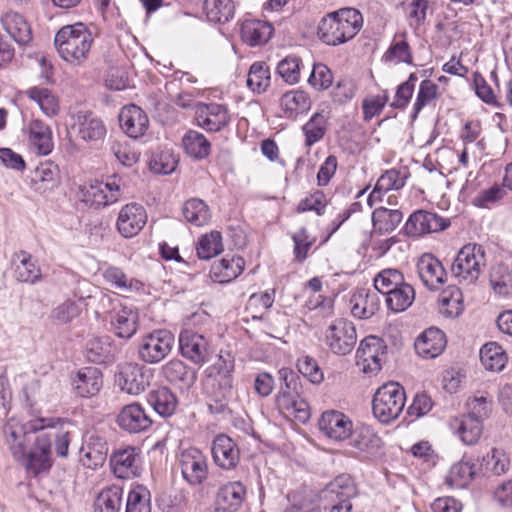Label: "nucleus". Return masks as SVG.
I'll list each match as a JSON object with an SVG mask.
<instances>
[{
    "mask_svg": "<svg viewBox=\"0 0 512 512\" xmlns=\"http://www.w3.org/2000/svg\"><path fill=\"white\" fill-rule=\"evenodd\" d=\"M363 26L359 10L342 8L324 16L317 28L318 38L325 44L338 46L353 39Z\"/></svg>",
    "mask_w": 512,
    "mask_h": 512,
    "instance_id": "1",
    "label": "nucleus"
},
{
    "mask_svg": "<svg viewBox=\"0 0 512 512\" xmlns=\"http://www.w3.org/2000/svg\"><path fill=\"white\" fill-rule=\"evenodd\" d=\"M92 41L91 32L80 22L62 27L54 39L58 53L67 62H80L86 58Z\"/></svg>",
    "mask_w": 512,
    "mask_h": 512,
    "instance_id": "2",
    "label": "nucleus"
},
{
    "mask_svg": "<svg viewBox=\"0 0 512 512\" xmlns=\"http://www.w3.org/2000/svg\"><path fill=\"white\" fill-rule=\"evenodd\" d=\"M60 422L59 418H36L26 422L24 425H19L15 422L9 421L3 427L5 442L17 461L25 457L26 441L31 434H36L47 428L55 429Z\"/></svg>",
    "mask_w": 512,
    "mask_h": 512,
    "instance_id": "3",
    "label": "nucleus"
},
{
    "mask_svg": "<svg viewBox=\"0 0 512 512\" xmlns=\"http://www.w3.org/2000/svg\"><path fill=\"white\" fill-rule=\"evenodd\" d=\"M486 265L485 250L481 245L468 244L457 253L451 272L461 284L476 282Z\"/></svg>",
    "mask_w": 512,
    "mask_h": 512,
    "instance_id": "4",
    "label": "nucleus"
},
{
    "mask_svg": "<svg viewBox=\"0 0 512 512\" xmlns=\"http://www.w3.org/2000/svg\"><path fill=\"white\" fill-rule=\"evenodd\" d=\"M406 396L402 386L390 382L382 385L372 401L374 416L383 423H389L399 416L405 406Z\"/></svg>",
    "mask_w": 512,
    "mask_h": 512,
    "instance_id": "5",
    "label": "nucleus"
},
{
    "mask_svg": "<svg viewBox=\"0 0 512 512\" xmlns=\"http://www.w3.org/2000/svg\"><path fill=\"white\" fill-rule=\"evenodd\" d=\"M52 441L53 435L45 430L35 435L33 444L29 450H26L25 457L21 458V462L29 473L37 476L46 473L53 465L52 458Z\"/></svg>",
    "mask_w": 512,
    "mask_h": 512,
    "instance_id": "6",
    "label": "nucleus"
},
{
    "mask_svg": "<svg viewBox=\"0 0 512 512\" xmlns=\"http://www.w3.org/2000/svg\"><path fill=\"white\" fill-rule=\"evenodd\" d=\"M81 200L90 206L101 207L115 203L119 198L120 185L116 175L104 183L93 180L80 188Z\"/></svg>",
    "mask_w": 512,
    "mask_h": 512,
    "instance_id": "7",
    "label": "nucleus"
},
{
    "mask_svg": "<svg viewBox=\"0 0 512 512\" xmlns=\"http://www.w3.org/2000/svg\"><path fill=\"white\" fill-rule=\"evenodd\" d=\"M325 338L326 344L333 353L346 355L352 351L356 344V329L352 322L339 318L329 325Z\"/></svg>",
    "mask_w": 512,
    "mask_h": 512,
    "instance_id": "8",
    "label": "nucleus"
},
{
    "mask_svg": "<svg viewBox=\"0 0 512 512\" xmlns=\"http://www.w3.org/2000/svg\"><path fill=\"white\" fill-rule=\"evenodd\" d=\"M174 335L167 330H156L146 335L139 345V357L147 363L164 359L174 345Z\"/></svg>",
    "mask_w": 512,
    "mask_h": 512,
    "instance_id": "9",
    "label": "nucleus"
},
{
    "mask_svg": "<svg viewBox=\"0 0 512 512\" xmlns=\"http://www.w3.org/2000/svg\"><path fill=\"white\" fill-rule=\"evenodd\" d=\"M179 348L182 356L195 365L202 366L210 359L209 340L192 329L181 331L179 335Z\"/></svg>",
    "mask_w": 512,
    "mask_h": 512,
    "instance_id": "10",
    "label": "nucleus"
},
{
    "mask_svg": "<svg viewBox=\"0 0 512 512\" xmlns=\"http://www.w3.org/2000/svg\"><path fill=\"white\" fill-rule=\"evenodd\" d=\"M386 356V346L376 336H369L360 342L356 352V364L364 373H376Z\"/></svg>",
    "mask_w": 512,
    "mask_h": 512,
    "instance_id": "11",
    "label": "nucleus"
},
{
    "mask_svg": "<svg viewBox=\"0 0 512 512\" xmlns=\"http://www.w3.org/2000/svg\"><path fill=\"white\" fill-rule=\"evenodd\" d=\"M386 356V346L376 336H369L360 342L356 352V364L364 373H376Z\"/></svg>",
    "mask_w": 512,
    "mask_h": 512,
    "instance_id": "12",
    "label": "nucleus"
},
{
    "mask_svg": "<svg viewBox=\"0 0 512 512\" xmlns=\"http://www.w3.org/2000/svg\"><path fill=\"white\" fill-rule=\"evenodd\" d=\"M349 439L350 446L361 459H374L383 454V441L369 426L356 427Z\"/></svg>",
    "mask_w": 512,
    "mask_h": 512,
    "instance_id": "13",
    "label": "nucleus"
},
{
    "mask_svg": "<svg viewBox=\"0 0 512 512\" xmlns=\"http://www.w3.org/2000/svg\"><path fill=\"white\" fill-rule=\"evenodd\" d=\"M197 125L209 132H218L230 122V114L225 105L218 103H200L196 107Z\"/></svg>",
    "mask_w": 512,
    "mask_h": 512,
    "instance_id": "14",
    "label": "nucleus"
},
{
    "mask_svg": "<svg viewBox=\"0 0 512 512\" xmlns=\"http://www.w3.org/2000/svg\"><path fill=\"white\" fill-rule=\"evenodd\" d=\"M449 222L436 213L418 210L410 215L405 223L404 231L410 237H419L424 234L444 230Z\"/></svg>",
    "mask_w": 512,
    "mask_h": 512,
    "instance_id": "15",
    "label": "nucleus"
},
{
    "mask_svg": "<svg viewBox=\"0 0 512 512\" xmlns=\"http://www.w3.org/2000/svg\"><path fill=\"white\" fill-rule=\"evenodd\" d=\"M181 472L183 478L193 486L202 484L208 475L206 457L195 448L187 449L181 454Z\"/></svg>",
    "mask_w": 512,
    "mask_h": 512,
    "instance_id": "16",
    "label": "nucleus"
},
{
    "mask_svg": "<svg viewBox=\"0 0 512 512\" xmlns=\"http://www.w3.org/2000/svg\"><path fill=\"white\" fill-rule=\"evenodd\" d=\"M318 425L327 437L335 441L348 440L355 429L348 416L335 410L324 412Z\"/></svg>",
    "mask_w": 512,
    "mask_h": 512,
    "instance_id": "17",
    "label": "nucleus"
},
{
    "mask_svg": "<svg viewBox=\"0 0 512 512\" xmlns=\"http://www.w3.org/2000/svg\"><path fill=\"white\" fill-rule=\"evenodd\" d=\"M212 456L215 464L225 470L235 468L240 461V451L236 443L225 434L215 437L212 443Z\"/></svg>",
    "mask_w": 512,
    "mask_h": 512,
    "instance_id": "18",
    "label": "nucleus"
},
{
    "mask_svg": "<svg viewBox=\"0 0 512 512\" xmlns=\"http://www.w3.org/2000/svg\"><path fill=\"white\" fill-rule=\"evenodd\" d=\"M417 271L423 284L432 290L438 289L447 278L441 262L432 254H424L419 258Z\"/></svg>",
    "mask_w": 512,
    "mask_h": 512,
    "instance_id": "19",
    "label": "nucleus"
},
{
    "mask_svg": "<svg viewBox=\"0 0 512 512\" xmlns=\"http://www.w3.org/2000/svg\"><path fill=\"white\" fill-rule=\"evenodd\" d=\"M446 336L438 328L431 327L426 329L415 341L414 347L416 353L426 359L438 357L446 348Z\"/></svg>",
    "mask_w": 512,
    "mask_h": 512,
    "instance_id": "20",
    "label": "nucleus"
},
{
    "mask_svg": "<svg viewBox=\"0 0 512 512\" xmlns=\"http://www.w3.org/2000/svg\"><path fill=\"white\" fill-rule=\"evenodd\" d=\"M408 172L397 169L386 170L377 180L374 189L369 194L367 204L373 207L376 203L381 202L383 195L390 190H400L404 187Z\"/></svg>",
    "mask_w": 512,
    "mask_h": 512,
    "instance_id": "21",
    "label": "nucleus"
},
{
    "mask_svg": "<svg viewBox=\"0 0 512 512\" xmlns=\"http://www.w3.org/2000/svg\"><path fill=\"white\" fill-rule=\"evenodd\" d=\"M276 403L281 413L288 418H294L301 423H305L310 418L309 405L298 393L279 391Z\"/></svg>",
    "mask_w": 512,
    "mask_h": 512,
    "instance_id": "22",
    "label": "nucleus"
},
{
    "mask_svg": "<svg viewBox=\"0 0 512 512\" xmlns=\"http://www.w3.org/2000/svg\"><path fill=\"white\" fill-rule=\"evenodd\" d=\"M357 494L356 486L348 474H341L329 482L320 492V499L328 503L351 500Z\"/></svg>",
    "mask_w": 512,
    "mask_h": 512,
    "instance_id": "23",
    "label": "nucleus"
},
{
    "mask_svg": "<svg viewBox=\"0 0 512 512\" xmlns=\"http://www.w3.org/2000/svg\"><path fill=\"white\" fill-rule=\"evenodd\" d=\"M80 138L86 142H97L106 135V127L102 120L91 112L79 111L75 116L73 126Z\"/></svg>",
    "mask_w": 512,
    "mask_h": 512,
    "instance_id": "24",
    "label": "nucleus"
},
{
    "mask_svg": "<svg viewBox=\"0 0 512 512\" xmlns=\"http://www.w3.org/2000/svg\"><path fill=\"white\" fill-rule=\"evenodd\" d=\"M163 377L181 389H189L197 379L196 371L179 359H172L161 369Z\"/></svg>",
    "mask_w": 512,
    "mask_h": 512,
    "instance_id": "25",
    "label": "nucleus"
},
{
    "mask_svg": "<svg viewBox=\"0 0 512 512\" xmlns=\"http://www.w3.org/2000/svg\"><path fill=\"white\" fill-rule=\"evenodd\" d=\"M449 426L466 445L477 443L483 431V422L467 414L452 418Z\"/></svg>",
    "mask_w": 512,
    "mask_h": 512,
    "instance_id": "26",
    "label": "nucleus"
},
{
    "mask_svg": "<svg viewBox=\"0 0 512 512\" xmlns=\"http://www.w3.org/2000/svg\"><path fill=\"white\" fill-rule=\"evenodd\" d=\"M273 31V26L270 23L256 19L243 21L240 28L242 41L252 47L267 43Z\"/></svg>",
    "mask_w": 512,
    "mask_h": 512,
    "instance_id": "27",
    "label": "nucleus"
},
{
    "mask_svg": "<svg viewBox=\"0 0 512 512\" xmlns=\"http://www.w3.org/2000/svg\"><path fill=\"white\" fill-rule=\"evenodd\" d=\"M1 23L8 35L19 45L23 46L32 40V31L26 19L19 13L9 11L2 18Z\"/></svg>",
    "mask_w": 512,
    "mask_h": 512,
    "instance_id": "28",
    "label": "nucleus"
},
{
    "mask_svg": "<svg viewBox=\"0 0 512 512\" xmlns=\"http://www.w3.org/2000/svg\"><path fill=\"white\" fill-rule=\"evenodd\" d=\"M350 304L354 317L368 319L379 310L380 300L376 292L359 289L352 295Z\"/></svg>",
    "mask_w": 512,
    "mask_h": 512,
    "instance_id": "29",
    "label": "nucleus"
},
{
    "mask_svg": "<svg viewBox=\"0 0 512 512\" xmlns=\"http://www.w3.org/2000/svg\"><path fill=\"white\" fill-rule=\"evenodd\" d=\"M13 259L14 277L17 281L34 284L41 279V269L28 252H16Z\"/></svg>",
    "mask_w": 512,
    "mask_h": 512,
    "instance_id": "30",
    "label": "nucleus"
},
{
    "mask_svg": "<svg viewBox=\"0 0 512 512\" xmlns=\"http://www.w3.org/2000/svg\"><path fill=\"white\" fill-rule=\"evenodd\" d=\"M246 490L241 482L223 485L217 494V503L224 512H236L242 505Z\"/></svg>",
    "mask_w": 512,
    "mask_h": 512,
    "instance_id": "31",
    "label": "nucleus"
},
{
    "mask_svg": "<svg viewBox=\"0 0 512 512\" xmlns=\"http://www.w3.org/2000/svg\"><path fill=\"white\" fill-rule=\"evenodd\" d=\"M103 380L99 369L95 367H85L77 374L75 380V389L82 397L96 395L102 388Z\"/></svg>",
    "mask_w": 512,
    "mask_h": 512,
    "instance_id": "32",
    "label": "nucleus"
},
{
    "mask_svg": "<svg viewBox=\"0 0 512 512\" xmlns=\"http://www.w3.org/2000/svg\"><path fill=\"white\" fill-rule=\"evenodd\" d=\"M149 404L162 417L172 416L178 408V398L167 387L152 391L148 397Z\"/></svg>",
    "mask_w": 512,
    "mask_h": 512,
    "instance_id": "33",
    "label": "nucleus"
},
{
    "mask_svg": "<svg viewBox=\"0 0 512 512\" xmlns=\"http://www.w3.org/2000/svg\"><path fill=\"white\" fill-rule=\"evenodd\" d=\"M30 144L39 155H48L53 149L52 133L50 128L40 120L30 123Z\"/></svg>",
    "mask_w": 512,
    "mask_h": 512,
    "instance_id": "34",
    "label": "nucleus"
},
{
    "mask_svg": "<svg viewBox=\"0 0 512 512\" xmlns=\"http://www.w3.org/2000/svg\"><path fill=\"white\" fill-rule=\"evenodd\" d=\"M387 307L397 313L408 309L415 300V290L412 285L404 281L397 288L385 295Z\"/></svg>",
    "mask_w": 512,
    "mask_h": 512,
    "instance_id": "35",
    "label": "nucleus"
},
{
    "mask_svg": "<svg viewBox=\"0 0 512 512\" xmlns=\"http://www.w3.org/2000/svg\"><path fill=\"white\" fill-rule=\"evenodd\" d=\"M402 218L403 214L400 210L386 207L376 208L372 213L373 228L380 234L390 233L396 229Z\"/></svg>",
    "mask_w": 512,
    "mask_h": 512,
    "instance_id": "36",
    "label": "nucleus"
},
{
    "mask_svg": "<svg viewBox=\"0 0 512 512\" xmlns=\"http://www.w3.org/2000/svg\"><path fill=\"white\" fill-rule=\"evenodd\" d=\"M83 456L87 459L85 465L90 468L102 466L108 453L107 442L98 435H91L85 446L81 448Z\"/></svg>",
    "mask_w": 512,
    "mask_h": 512,
    "instance_id": "37",
    "label": "nucleus"
},
{
    "mask_svg": "<svg viewBox=\"0 0 512 512\" xmlns=\"http://www.w3.org/2000/svg\"><path fill=\"white\" fill-rule=\"evenodd\" d=\"M204 10L210 22L224 24L234 18L235 3L233 0H205Z\"/></svg>",
    "mask_w": 512,
    "mask_h": 512,
    "instance_id": "38",
    "label": "nucleus"
},
{
    "mask_svg": "<svg viewBox=\"0 0 512 512\" xmlns=\"http://www.w3.org/2000/svg\"><path fill=\"white\" fill-rule=\"evenodd\" d=\"M480 360L487 370L500 372L506 365L507 355L499 344L489 342L480 349Z\"/></svg>",
    "mask_w": 512,
    "mask_h": 512,
    "instance_id": "39",
    "label": "nucleus"
},
{
    "mask_svg": "<svg viewBox=\"0 0 512 512\" xmlns=\"http://www.w3.org/2000/svg\"><path fill=\"white\" fill-rule=\"evenodd\" d=\"M122 495L123 487L113 485L103 489L94 500V512H119Z\"/></svg>",
    "mask_w": 512,
    "mask_h": 512,
    "instance_id": "40",
    "label": "nucleus"
},
{
    "mask_svg": "<svg viewBox=\"0 0 512 512\" xmlns=\"http://www.w3.org/2000/svg\"><path fill=\"white\" fill-rule=\"evenodd\" d=\"M311 101L306 92L292 90L285 93L281 98V107L287 117H295L310 109Z\"/></svg>",
    "mask_w": 512,
    "mask_h": 512,
    "instance_id": "41",
    "label": "nucleus"
},
{
    "mask_svg": "<svg viewBox=\"0 0 512 512\" xmlns=\"http://www.w3.org/2000/svg\"><path fill=\"white\" fill-rule=\"evenodd\" d=\"M232 382V378L227 376L213 377L212 373H209L204 388L213 401L222 405L232 394Z\"/></svg>",
    "mask_w": 512,
    "mask_h": 512,
    "instance_id": "42",
    "label": "nucleus"
},
{
    "mask_svg": "<svg viewBox=\"0 0 512 512\" xmlns=\"http://www.w3.org/2000/svg\"><path fill=\"white\" fill-rule=\"evenodd\" d=\"M462 293L459 288L449 286L439 297V311L446 317H457L463 311Z\"/></svg>",
    "mask_w": 512,
    "mask_h": 512,
    "instance_id": "43",
    "label": "nucleus"
},
{
    "mask_svg": "<svg viewBox=\"0 0 512 512\" xmlns=\"http://www.w3.org/2000/svg\"><path fill=\"white\" fill-rule=\"evenodd\" d=\"M182 145L188 155L196 159H203L210 153V142L206 137L194 130L186 132L182 138Z\"/></svg>",
    "mask_w": 512,
    "mask_h": 512,
    "instance_id": "44",
    "label": "nucleus"
},
{
    "mask_svg": "<svg viewBox=\"0 0 512 512\" xmlns=\"http://www.w3.org/2000/svg\"><path fill=\"white\" fill-rule=\"evenodd\" d=\"M474 475V466L468 461L461 460L450 468L446 483L453 488H465Z\"/></svg>",
    "mask_w": 512,
    "mask_h": 512,
    "instance_id": "45",
    "label": "nucleus"
},
{
    "mask_svg": "<svg viewBox=\"0 0 512 512\" xmlns=\"http://www.w3.org/2000/svg\"><path fill=\"white\" fill-rule=\"evenodd\" d=\"M178 165V158L170 149L154 152L149 161V169L155 174H171Z\"/></svg>",
    "mask_w": 512,
    "mask_h": 512,
    "instance_id": "46",
    "label": "nucleus"
},
{
    "mask_svg": "<svg viewBox=\"0 0 512 512\" xmlns=\"http://www.w3.org/2000/svg\"><path fill=\"white\" fill-rule=\"evenodd\" d=\"M196 250L198 257L203 260H208L219 255L223 251L221 233L212 231L200 237Z\"/></svg>",
    "mask_w": 512,
    "mask_h": 512,
    "instance_id": "47",
    "label": "nucleus"
},
{
    "mask_svg": "<svg viewBox=\"0 0 512 512\" xmlns=\"http://www.w3.org/2000/svg\"><path fill=\"white\" fill-rule=\"evenodd\" d=\"M270 85V70L265 62H255L251 65L247 77V86L257 93H262Z\"/></svg>",
    "mask_w": 512,
    "mask_h": 512,
    "instance_id": "48",
    "label": "nucleus"
},
{
    "mask_svg": "<svg viewBox=\"0 0 512 512\" xmlns=\"http://www.w3.org/2000/svg\"><path fill=\"white\" fill-rule=\"evenodd\" d=\"M245 261L240 256L225 257L213 265L214 274L221 277V281H231L238 277L244 269Z\"/></svg>",
    "mask_w": 512,
    "mask_h": 512,
    "instance_id": "49",
    "label": "nucleus"
},
{
    "mask_svg": "<svg viewBox=\"0 0 512 512\" xmlns=\"http://www.w3.org/2000/svg\"><path fill=\"white\" fill-rule=\"evenodd\" d=\"M27 97L35 101L47 116L58 113V101L47 88L31 87L25 91Z\"/></svg>",
    "mask_w": 512,
    "mask_h": 512,
    "instance_id": "50",
    "label": "nucleus"
},
{
    "mask_svg": "<svg viewBox=\"0 0 512 512\" xmlns=\"http://www.w3.org/2000/svg\"><path fill=\"white\" fill-rule=\"evenodd\" d=\"M183 216L195 226H203L210 219L208 206L200 199H190L183 206Z\"/></svg>",
    "mask_w": 512,
    "mask_h": 512,
    "instance_id": "51",
    "label": "nucleus"
},
{
    "mask_svg": "<svg viewBox=\"0 0 512 512\" xmlns=\"http://www.w3.org/2000/svg\"><path fill=\"white\" fill-rule=\"evenodd\" d=\"M302 130L306 146L311 147L324 137L327 131V117L323 113H315Z\"/></svg>",
    "mask_w": 512,
    "mask_h": 512,
    "instance_id": "52",
    "label": "nucleus"
},
{
    "mask_svg": "<svg viewBox=\"0 0 512 512\" xmlns=\"http://www.w3.org/2000/svg\"><path fill=\"white\" fill-rule=\"evenodd\" d=\"M405 281L404 275L397 269L387 268L374 278L375 289L383 295L388 294Z\"/></svg>",
    "mask_w": 512,
    "mask_h": 512,
    "instance_id": "53",
    "label": "nucleus"
},
{
    "mask_svg": "<svg viewBox=\"0 0 512 512\" xmlns=\"http://www.w3.org/2000/svg\"><path fill=\"white\" fill-rule=\"evenodd\" d=\"M466 407L467 415L484 422L492 412V400L488 398L487 394L478 392L467 400Z\"/></svg>",
    "mask_w": 512,
    "mask_h": 512,
    "instance_id": "54",
    "label": "nucleus"
},
{
    "mask_svg": "<svg viewBox=\"0 0 512 512\" xmlns=\"http://www.w3.org/2000/svg\"><path fill=\"white\" fill-rule=\"evenodd\" d=\"M438 85L431 80H423L413 105L412 118H417L421 110L438 97Z\"/></svg>",
    "mask_w": 512,
    "mask_h": 512,
    "instance_id": "55",
    "label": "nucleus"
},
{
    "mask_svg": "<svg viewBox=\"0 0 512 512\" xmlns=\"http://www.w3.org/2000/svg\"><path fill=\"white\" fill-rule=\"evenodd\" d=\"M383 60L393 64H412L413 56L408 42L406 40L392 42L383 55Z\"/></svg>",
    "mask_w": 512,
    "mask_h": 512,
    "instance_id": "56",
    "label": "nucleus"
},
{
    "mask_svg": "<svg viewBox=\"0 0 512 512\" xmlns=\"http://www.w3.org/2000/svg\"><path fill=\"white\" fill-rule=\"evenodd\" d=\"M130 486V512H151L150 491L141 484Z\"/></svg>",
    "mask_w": 512,
    "mask_h": 512,
    "instance_id": "57",
    "label": "nucleus"
},
{
    "mask_svg": "<svg viewBox=\"0 0 512 512\" xmlns=\"http://www.w3.org/2000/svg\"><path fill=\"white\" fill-rule=\"evenodd\" d=\"M111 354L110 343L104 338H93L86 344L85 355L88 361L104 363Z\"/></svg>",
    "mask_w": 512,
    "mask_h": 512,
    "instance_id": "58",
    "label": "nucleus"
},
{
    "mask_svg": "<svg viewBox=\"0 0 512 512\" xmlns=\"http://www.w3.org/2000/svg\"><path fill=\"white\" fill-rule=\"evenodd\" d=\"M301 60L296 56H287L278 63L277 73L288 84H295L300 79Z\"/></svg>",
    "mask_w": 512,
    "mask_h": 512,
    "instance_id": "59",
    "label": "nucleus"
},
{
    "mask_svg": "<svg viewBox=\"0 0 512 512\" xmlns=\"http://www.w3.org/2000/svg\"><path fill=\"white\" fill-rule=\"evenodd\" d=\"M130 377V395H138L149 386L151 373L143 366L130 364Z\"/></svg>",
    "mask_w": 512,
    "mask_h": 512,
    "instance_id": "60",
    "label": "nucleus"
},
{
    "mask_svg": "<svg viewBox=\"0 0 512 512\" xmlns=\"http://www.w3.org/2000/svg\"><path fill=\"white\" fill-rule=\"evenodd\" d=\"M509 460L506 455L493 448L490 453L483 457L482 466L487 472H491L495 475H501L508 469Z\"/></svg>",
    "mask_w": 512,
    "mask_h": 512,
    "instance_id": "61",
    "label": "nucleus"
},
{
    "mask_svg": "<svg viewBox=\"0 0 512 512\" xmlns=\"http://www.w3.org/2000/svg\"><path fill=\"white\" fill-rule=\"evenodd\" d=\"M490 283L498 293H506V288L512 285V273L507 265L498 264L490 272Z\"/></svg>",
    "mask_w": 512,
    "mask_h": 512,
    "instance_id": "62",
    "label": "nucleus"
},
{
    "mask_svg": "<svg viewBox=\"0 0 512 512\" xmlns=\"http://www.w3.org/2000/svg\"><path fill=\"white\" fill-rule=\"evenodd\" d=\"M149 125L145 112L139 106L130 104V138H138L144 134Z\"/></svg>",
    "mask_w": 512,
    "mask_h": 512,
    "instance_id": "63",
    "label": "nucleus"
},
{
    "mask_svg": "<svg viewBox=\"0 0 512 512\" xmlns=\"http://www.w3.org/2000/svg\"><path fill=\"white\" fill-rule=\"evenodd\" d=\"M332 79L330 69L322 63H317L313 65L308 82L317 90H325L331 86Z\"/></svg>",
    "mask_w": 512,
    "mask_h": 512,
    "instance_id": "64",
    "label": "nucleus"
}]
</instances>
